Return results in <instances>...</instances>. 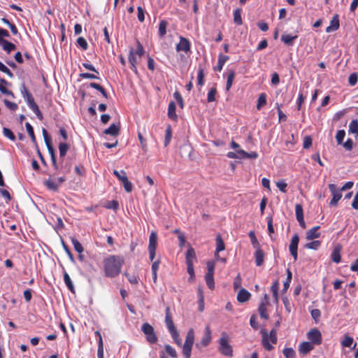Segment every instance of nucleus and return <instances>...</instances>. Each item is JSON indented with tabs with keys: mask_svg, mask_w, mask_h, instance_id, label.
<instances>
[{
	"mask_svg": "<svg viewBox=\"0 0 358 358\" xmlns=\"http://www.w3.org/2000/svg\"><path fill=\"white\" fill-rule=\"evenodd\" d=\"M190 47H191V45H190L189 41L185 37L180 36V41L176 45V48L177 52H187L190 51Z\"/></svg>",
	"mask_w": 358,
	"mask_h": 358,
	"instance_id": "nucleus-13",
	"label": "nucleus"
},
{
	"mask_svg": "<svg viewBox=\"0 0 358 358\" xmlns=\"http://www.w3.org/2000/svg\"><path fill=\"white\" fill-rule=\"evenodd\" d=\"M205 280H206V285L209 289H214L215 282H214L213 275L206 274L205 275Z\"/></svg>",
	"mask_w": 358,
	"mask_h": 358,
	"instance_id": "nucleus-40",
	"label": "nucleus"
},
{
	"mask_svg": "<svg viewBox=\"0 0 358 358\" xmlns=\"http://www.w3.org/2000/svg\"><path fill=\"white\" fill-rule=\"evenodd\" d=\"M64 280L66 285L69 288V289L71 292H74V287H73V282L71 280L70 276L69 275V274L67 273H64Z\"/></svg>",
	"mask_w": 358,
	"mask_h": 358,
	"instance_id": "nucleus-41",
	"label": "nucleus"
},
{
	"mask_svg": "<svg viewBox=\"0 0 358 358\" xmlns=\"http://www.w3.org/2000/svg\"><path fill=\"white\" fill-rule=\"evenodd\" d=\"M105 207L108 209L117 210L119 208V203L117 201L113 200L108 202V203L106 205Z\"/></svg>",
	"mask_w": 358,
	"mask_h": 358,
	"instance_id": "nucleus-64",
	"label": "nucleus"
},
{
	"mask_svg": "<svg viewBox=\"0 0 358 358\" xmlns=\"http://www.w3.org/2000/svg\"><path fill=\"white\" fill-rule=\"evenodd\" d=\"M276 186L278 187V188L282 192H287V183L283 181V180H280V181H278L276 182Z\"/></svg>",
	"mask_w": 358,
	"mask_h": 358,
	"instance_id": "nucleus-63",
	"label": "nucleus"
},
{
	"mask_svg": "<svg viewBox=\"0 0 358 358\" xmlns=\"http://www.w3.org/2000/svg\"><path fill=\"white\" fill-rule=\"evenodd\" d=\"M167 22L162 20L159 24V35L160 37H163L166 33Z\"/></svg>",
	"mask_w": 358,
	"mask_h": 358,
	"instance_id": "nucleus-39",
	"label": "nucleus"
},
{
	"mask_svg": "<svg viewBox=\"0 0 358 358\" xmlns=\"http://www.w3.org/2000/svg\"><path fill=\"white\" fill-rule=\"evenodd\" d=\"M278 289H279V283L278 280L273 282V285L271 287V290L273 293V296L275 298L276 302L278 301Z\"/></svg>",
	"mask_w": 358,
	"mask_h": 358,
	"instance_id": "nucleus-38",
	"label": "nucleus"
},
{
	"mask_svg": "<svg viewBox=\"0 0 358 358\" xmlns=\"http://www.w3.org/2000/svg\"><path fill=\"white\" fill-rule=\"evenodd\" d=\"M172 137V129L170 125L166 127V134H165V139H164V146L166 147L169 145Z\"/></svg>",
	"mask_w": 358,
	"mask_h": 358,
	"instance_id": "nucleus-36",
	"label": "nucleus"
},
{
	"mask_svg": "<svg viewBox=\"0 0 358 358\" xmlns=\"http://www.w3.org/2000/svg\"><path fill=\"white\" fill-rule=\"evenodd\" d=\"M312 145V138L309 136H306L303 138V147L304 149L309 148Z\"/></svg>",
	"mask_w": 358,
	"mask_h": 358,
	"instance_id": "nucleus-62",
	"label": "nucleus"
},
{
	"mask_svg": "<svg viewBox=\"0 0 358 358\" xmlns=\"http://www.w3.org/2000/svg\"><path fill=\"white\" fill-rule=\"evenodd\" d=\"M262 343L263 347L268 351L273 349V346L270 343L275 344L277 343V332L275 329H272L268 334L267 331L262 330Z\"/></svg>",
	"mask_w": 358,
	"mask_h": 358,
	"instance_id": "nucleus-3",
	"label": "nucleus"
},
{
	"mask_svg": "<svg viewBox=\"0 0 358 358\" xmlns=\"http://www.w3.org/2000/svg\"><path fill=\"white\" fill-rule=\"evenodd\" d=\"M25 127L27 129V131L31 139V141L36 144V136L34 135V129H33L32 126L29 122H27L25 124Z\"/></svg>",
	"mask_w": 358,
	"mask_h": 358,
	"instance_id": "nucleus-42",
	"label": "nucleus"
},
{
	"mask_svg": "<svg viewBox=\"0 0 358 358\" xmlns=\"http://www.w3.org/2000/svg\"><path fill=\"white\" fill-rule=\"evenodd\" d=\"M255 252V263L257 266H260L263 264L264 261V252L260 247L256 248Z\"/></svg>",
	"mask_w": 358,
	"mask_h": 358,
	"instance_id": "nucleus-17",
	"label": "nucleus"
},
{
	"mask_svg": "<svg viewBox=\"0 0 358 358\" xmlns=\"http://www.w3.org/2000/svg\"><path fill=\"white\" fill-rule=\"evenodd\" d=\"M103 133L106 135L117 136L120 133V126L115 124H112L108 128L104 130Z\"/></svg>",
	"mask_w": 358,
	"mask_h": 358,
	"instance_id": "nucleus-20",
	"label": "nucleus"
},
{
	"mask_svg": "<svg viewBox=\"0 0 358 358\" xmlns=\"http://www.w3.org/2000/svg\"><path fill=\"white\" fill-rule=\"evenodd\" d=\"M157 245V233L155 231H152L150 233V235L149 237V245H148L149 258H150V260L152 262L155 258Z\"/></svg>",
	"mask_w": 358,
	"mask_h": 358,
	"instance_id": "nucleus-7",
	"label": "nucleus"
},
{
	"mask_svg": "<svg viewBox=\"0 0 358 358\" xmlns=\"http://www.w3.org/2000/svg\"><path fill=\"white\" fill-rule=\"evenodd\" d=\"M354 342L353 338L345 334L341 341V345L344 348H350Z\"/></svg>",
	"mask_w": 358,
	"mask_h": 358,
	"instance_id": "nucleus-35",
	"label": "nucleus"
},
{
	"mask_svg": "<svg viewBox=\"0 0 358 358\" xmlns=\"http://www.w3.org/2000/svg\"><path fill=\"white\" fill-rule=\"evenodd\" d=\"M165 323L169 333L177 331L171 315L169 307H166V308Z\"/></svg>",
	"mask_w": 358,
	"mask_h": 358,
	"instance_id": "nucleus-14",
	"label": "nucleus"
},
{
	"mask_svg": "<svg viewBox=\"0 0 358 358\" xmlns=\"http://www.w3.org/2000/svg\"><path fill=\"white\" fill-rule=\"evenodd\" d=\"M346 150L350 151L353 148L354 143L351 138H348L344 143H342Z\"/></svg>",
	"mask_w": 358,
	"mask_h": 358,
	"instance_id": "nucleus-60",
	"label": "nucleus"
},
{
	"mask_svg": "<svg viewBox=\"0 0 358 358\" xmlns=\"http://www.w3.org/2000/svg\"><path fill=\"white\" fill-rule=\"evenodd\" d=\"M295 213H296V217L297 220L303 218V208H302L301 205L296 204Z\"/></svg>",
	"mask_w": 358,
	"mask_h": 358,
	"instance_id": "nucleus-53",
	"label": "nucleus"
},
{
	"mask_svg": "<svg viewBox=\"0 0 358 358\" xmlns=\"http://www.w3.org/2000/svg\"><path fill=\"white\" fill-rule=\"evenodd\" d=\"M196 259L195 251L193 248L189 247L186 253V264H194V261Z\"/></svg>",
	"mask_w": 358,
	"mask_h": 358,
	"instance_id": "nucleus-27",
	"label": "nucleus"
},
{
	"mask_svg": "<svg viewBox=\"0 0 358 358\" xmlns=\"http://www.w3.org/2000/svg\"><path fill=\"white\" fill-rule=\"evenodd\" d=\"M357 80H358V76L357 75L356 73H352L350 75V76L348 78V82H349L350 85H351V86L355 85L357 83Z\"/></svg>",
	"mask_w": 358,
	"mask_h": 358,
	"instance_id": "nucleus-59",
	"label": "nucleus"
},
{
	"mask_svg": "<svg viewBox=\"0 0 358 358\" xmlns=\"http://www.w3.org/2000/svg\"><path fill=\"white\" fill-rule=\"evenodd\" d=\"M3 134L4 136L9 138L10 141H13L15 140V136L14 135V134L10 129L3 127Z\"/></svg>",
	"mask_w": 358,
	"mask_h": 358,
	"instance_id": "nucleus-51",
	"label": "nucleus"
},
{
	"mask_svg": "<svg viewBox=\"0 0 358 358\" xmlns=\"http://www.w3.org/2000/svg\"><path fill=\"white\" fill-rule=\"evenodd\" d=\"M173 97L175 98V99L178 102V103L180 106V107L181 108H183V107H184V101H183V99H182V96L180 95V94L178 91H176V92H175L173 93Z\"/></svg>",
	"mask_w": 358,
	"mask_h": 358,
	"instance_id": "nucleus-58",
	"label": "nucleus"
},
{
	"mask_svg": "<svg viewBox=\"0 0 358 358\" xmlns=\"http://www.w3.org/2000/svg\"><path fill=\"white\" fill-rule=\"evenodd\" d=\"M329 189L332 194V199L329 203L330 206H336L338 201L342 197V193L341 189H338L335 184H329Z\"/></svg>",
	"mask_w": 358,
	"mask_h": 358,
	"instance_id": "nucleus-8",
	"label": "nucleus"
},
{
	"mask_svg": "<svg viewBox=\"0 0 358 358\" xmlns=\"http://www.w3.org/2000/svg\"><path fill=\"white\" fill-rule=\"evenodd\" d=\"M310 314H311V316H312L313 319L315 322H317L318 320L320 319V316H321V312H320V310L319 309H313L310 311Z\"/></svg>",
	"mask_w": 358,
	"mask_h": 358,
	"instance_id": "nucleus-61",
	"label": "nucleus"
},
{
	"mask_svg": "<svg viewBox=\"0 0 358 358\" xmlns=\"http://www.w3.org/2000/svg\"><path fill=\"white\" fill-rule=\"evenodd\" d=\"M340 23H339V16L338 14L334 15L333 18L330 22V25L326 28V32L331 33L334 31H336L339 29Z\"/></svg>",
	"mask_w": 358,
	"mask_h": 358,
	"instance_id": "nucleus-16",
	"label": "nucleus"
},
{
	"mask_svg": "<svg viewBox=\"0 0 358 358\" xmlns=\"http://www.w3.org/2000/svg\"><path fill=\"white\" fill-rule=\"evenodd\" d=\"M144 53V48L141 43L137 41H136V49L134 50V54L136 55L138 58H141Z\"/></svg>",
	"mask_w": 358,
	"mask_h": 358,
	"instance_id": "nucleus-52",
	"label": "nucleus"
},
{
	"mask_svg": "<svg viewBox=\"0 0 358 358\" xmlns=\"http://www.w3.org/2000/svg\"><path fill=\"white\" fill-rule=\"evenodd\" d=\"M248 235H249V237H250V241H251V243L253 245V247L255 248L260 247V244H259V243L258 242V241H257V239L256 238L255 231H250L249 232Z\"/></svg>",
	"mask_w": 358,
	"mask_h": 358,
	"instance_id": "nucleus-48",
	"label": "nucleus"
},
{
	"mask_svg": "<svg viewBox=\"0 0 358 358\" xmlns=\"http://www.w3.org/2000/svg\"><path fill=\"white\" fill-rule=\"evenodd\" d=\"M159 263H160L159 261L157 260V261H155L152 264V279L155 282L157 280V271L159 269Z\"/></svg>",
	"mask_w": 358,
	"mask_h": 358,
	"instance_id": "nucleus-44",
	"label": "nucleus"
},
{
	"mask_svg": "<svg viewBox=\"0 0 358 358\" xmlns=\"http://www.w3.org/2000/svg\"><path fill=\"white\" fill-rule=\"evenodd\" d=\"M320 244L321 243L320 241H313L312 242L306 243L305 245V248L308 249L317 250L320 247Z\"/></svg>",
	"mask_w": 358,
	"mask_h": 358,
	"instance_id": "nucleus-55",
	"label": "nucleus"
},
{
	"mask_svg": "<svg viewBox=\"0 0 358 358\" xmlns=\"http://www.w3.org/2000/svg\"><path fill=\"white\" fill-rule=\"evenodd\" d=\"M348 133L358 136V120H353L350 123Z\"/></svg>",
	"mask_w": 358,
	"mask_h": 358,
	"instance_id": "nucleus-30",
	"label": "nucleus"
},
{
	"mask_svg": "<svg viewBox=\"0 0 358 358\" xmlns=\"http://www.w3.org/2000/svg\"><path fill=\"white\" fill-rule=\"evenodd\" d=\"M234 22L238 25L242 24L241 9L237 8L234 11Z\"/></svg>",
	"mask_w": 358,
	"mask_h": 358,
	"instance_id": "nucleus-37",
	"label": "nucleus"
},
{
	"mask_svg": "<svg viewBox=\"0 0 358 358\" xmlns=\"http://www.w3.org/2000/svg\"><path fill=\"white\" fill-rule=\"evenodd\" d=\"M20 92L23 98L25 99L29 108L34 113V114L40 120H42L43 118V114L39 110L38 105L36 103L32 94L28 91L24 83H22L21 85Z\"/></svg>",
	"mask_w": 358,
	"mask_h": 358,
	"instance_id": "nucleus-2",
	"label": "nucleus"
},
{
	"mask_svg": "<svg viewBox=\"0 0 358 358\" xmlns=\"http://www.w3.org/2000/svg\"><path fill=\"white\" fill-rule=\"evenodd\" d=\"M167 115L168 117L173 120H176L178 119V115L176 113V104L173 101H171L169 103Z\"/></svg>",
	"mask_w": 358,
	"mask_h": 358,
	"instance_id": "nucleus-26",
	"label": "nucleus"
},
{
	"mask_svg": "<svg viewBox=\"0 0 358 358\" xmlns=\"http://www.w3.org/2000/svg\"><path fill=\"white\" fill-rule=\"evenodd\" d=\"M141 331L145 336L146 341L150 343L153 344L157 343V336L155 334V329L152 325L149 323H144L141 327Z\"/></svg>",
	"mask_w": 358,
	"mask_h": 358,
	"instance_id": "nucleus-6",
	"label": "nucleus"
},
{
	"mask_svg": "<svg viewBox=\"0 0 358 358\" xmlns=\"http://www.w3.org/2000/svg\"><path fill=\"white\" fill-rule=\"evenodd\" d=\"M345 136V131L344 129L338 130L336 135V140L338 145L343 143V139Z\"/></svg>",
	"mask_w": 358,
	"mask_h": 358,
	"instance_id": "nucleus-47",
	"label": "nucleus"
},
{
	"mask_svg": "<svg viewBox=\"0 0 358 358\" xmlns=\"http://www.w3.org/2000/svg\"><path fill=\"white\" fill-rule=\"evenodd\" d=\"M3 102L6 106L12 111H15L18 108V106L14 102L10 101L7 99H4Z\"/></svg>",
	"mask_w": 358,
	"mask_h": 358,
	"instance_id": "nucleus-57",
	"label": "nucleus"
},
{
	"mask_svg": "<svg viewBox=\"0 0 358 358\" xmlns=\"http://www.w3.org/2000/svg\"><path fill=\"white\" fill-rule=\"evenodd\" d=\"M211 341V331L209 326H206L205 328L204 335L201 340L200 343H196V346L199 348L202 347H206L209 345Z\"/></svg>",
	"mask_w": 358,
	"mask_h": 358,
	"instance_id": "nucleus-12",
	"label": "nucleus"
},
{
	"mask_svg": "<svg viewBox=\"0 0 358 358\" xmlns=\"http://www.w3.org/2000/svg\"><path fill=\"white\" fill-rule=\"evenodd\" d=\"M307 338L313 344L320 345L322 343V334L317 328L311 329L307 333Z\"/></svg>",
	"mask_w": 358,
	"mask_h": 358,
	"instance_id": "nucleus-9",
	"label": "nucleus"
},
{
	"mask_svg": "<svg viewBox=\"0 0 358 358\" xmlns=\"http://www.w3.org/2000/svg\"><path fill=\"white\" fill-rule=\"evenodd\" d=\"M314 348L313 344L310 342H302L299 346L300 353L306 355Z\"/></svg>",
	"mask_w": 358,
	"mask_h": 358,
	"instance_id": "nucleus-18",
	"label": "nucleus"
},
{
	"mask_svg": "<svg viewBox=\"0 0 358 358\" xmlns=\"http://www.w3.org/2000/svg\"><path fill=\"white\" fill-rule=\"evenodd\" d=\"M236 76V73L234 70H229V73L227 75V84H226V90L229 91L233 85V82Z\"/></svg>",
	"mask_w": 358,
	"mask_h": 358,
	"instance_id": "nucleus-29",
	"label": "nucleus"
},
{
	"mask_svg": "<svg viewBox=\"0 0 358 358\" xmlns=\"http://www.w3.org/2000/svg\"><path fill=\"white\" fill-rule=\"evenodd\" d=\"M266 104V94L265 93H262L259 94L258 99H257V109L260 110Z\"/></svg>",
	"mask_w": 358,
	"mask_h": 358,
	"instance_id": "nucleus-34",
	"label": "nucleus"
},
{
	"mask_svg": "<svg viewBox=\"0 0 358 358\" xmlns=\"http://www.w3.org/2000/svg\"><path fill=\"white\" fill-rule=\"evenodd\" d=\"M77 44L80 46L83 50H86L88 48V44L87 41L83 37H79L77 39Z\"/></svg>",
	"mask_w": 358,
	"mask_h": 358,
	"instance_id": "nucleus-56",
	"label": "nucleus"
},
{
	"mask_svg": "<svg viewBox=\"0 0 358 358\" xmlns=\"http://www.w3.org/2000/svg\"><path fill=\"white\" fill-rule=\"evenodd\" d=\"M229 59V56L220 54L218 56L217 64L215 67V71L220 72L222 71L224 64Z\"/></svg>",
	"mask_w": 358,
	"mask_h": 358,
	"instance_id": "nucleus-22",
	"label": "nucleus"
},
{
	"mask_svg": "<svg viewBox=\"0 0 358 358\" xmlns=\"http://www.w3.org/2000/svg\"><path fill=\"white\" fill-rule=\"evenodd\" d=\"M69 147L68 145V144H66V143H60L59 145V157L62 158V157H64L68 150H69Z\"/></svg>",
	"mask_w": 358,
	"mask_h": 358,
	"instance_id": "nucleus-46",
	"label": "nucleus"
},
{
	"mask_svg": "<svg viewBox=\"0 0 358 358\" xmlns=\"http://www.w3.org/2000/svg\"><path fill=\"white\" fill-rule=\"evenodd\" d=\"M219 344V350L223 355L229 357L233 356V349L228 342V335L227 333L222 332Z\"/></svg>",
	"mask_w": 358,
	"mask_h": 358,
	"instance_id": "nucleus-5",
	"label": "nucleus"
},
{
	"mask_svg": "<svg viewBox=\"0 0 358 358\" xmlns=\"http://www.w3.org/2000/svg\"><path fill=\"white\" fill-rule=\"evenodd\" d=\"M165 350L166 353L172 358H177L178 357V353L176 350L170 345L166 344L164 346Z\"/></svg>",
	"mask_w": 358,
	"mask_h": 358,
	"instance_id": "nucleus-45",
	"label": "nucleus"
},
{
	"mask_svg": "<svg viewBox=\"0 0 358 358\" xmlns=\"http://www.w3.org/2000/svg\"><path fill=\"white\" fill-rule=\"evenodd\" d=\"M1 42L0 45L2 46L3 49L7 52H10L11 51L15 49V45L6 41V40H0Z\"/></svg>",
	"mask_w": 358,
	"mask_h": 358,
	"instance_id": "nucleus-28",
	"label": "nucleus"
},
{
	"mask_svg": "<svg viewBox=\"0 0 358 358\" xmlns=\"http://www.w3.org/2000/svg\"><path fill=\"white\" fill-rule=\"evenodd\" d=\"M171 338H173L175 343L181 347L182 346V341L181 338H180V335L178 332V331H175L173 332L170 333Z\"/></svg>",
	"mask_w": 358,
	"mask_h": 358,
	"instance_id": "nucleus-49",
	"label": "nucleus"
},
{
	"mask_svg": "<svg viewBox=\"0 0 358 358\" xmlns=\"http://www.w3.org/2000/svg\"><path fill=\"white\" fill-rule=\"evenodd\" d=\"M320 228L319 226L314 227L309 229L306 232V239L307 240H313L314 238H319L320 236V234L317 232L318 229Z\"/></svg>",
	"mask_w": 358,
	"mask_h": 358,
	"instance_id": "nucleus-25",
	"label": "nucleus"
},
{
	"mask_svg": "<svg viewBox=\"0 0 358 358\" xmlns=\"http://www.w3.org/2000/svg\"><path fill=\"white\" fill-rule=\"evenodd\" d=\"M204 69L199 65L197 73V84L199 86H203L204 84Z\"/></svg>",
	"mask_w": 358,
	"mask_h": 358,
	"instance_id": "nucleus-32",
	"label": "nucleus"
},
{
	"mask_svg": "<svg viewBox=\"0 0 358 358\" xmlns=\"http://www.w3.org/2000/svg\"><path fill=\"white\" fill-rule=\"evenodd\" d=\"M341 248L340 245H338L334 248V249L331 253V260L334 262L337 263V264L341 262Z\"/></svg>",
	"mask_w": 358,
	"mask_h": 358,
	"instance_id": "nucleus-24",
	"label": "nucleus"
},
{
	"mask_svg": "<svg viewBox=\"0 0 358 358\" xmlns=\"http://www.w3.org/2000/svg\"><path fill=\"white\" fill-rule=\"evenodd\" d=\"M216 93H217L216 87H213L210 89V90L208 92V97H207L208 102H213L215 100Z\"/></svg>",
	"mask_w": 358,
	"mask_h": 358,
	"instance_id": "nucleus-50",
	"label": "nucleus"
},
{
	"mask_svg": "<svg viewBox=\"0 0 358 358\" xmlns=\"http://www.w3.org/2000/svg\"><path fill=\"white\" fill-rule=\"evenodd\" d=\"M138 57L134 54V50L131 48L129 53V62L131 64V69L136 73H138L136 64L138 63Z\"/></svg>",
	"mask_w": 358,
	"mask_h": 358,
	"instance_id": "nucleus-15",
	"label": "nucleus"
},
{
	"mask_svg": "<svg viewBox=\"0 0 358 358\" xmlns=\"http://www.w3.org/2000/svg\"><path fill=\"white\" fill-rule=\"evenodd\" d=\"M269 303L268 296L267 294H265L264 299H262L258 311L261 316V317L267 320L268 318V314L267 313L266 306Z\"/></svg>",
	"mask_w": 358,
	"mask_h": 358,
	"instance_id": "nucleus-11",
	"label": "nucleus"
},
{
	"mask_svg": "<svg viewBox=\"0 0 358 358\" xmlns=\"http://www.w3.org/2000/svg\"><path fill=\"white\" fill-rule=\"evenodd\" d=\"M283 355L286 358H295V352L292 348H285L283 350Z\"/></svg>",
	"mask_w": 358,
	"mask_h": 358,
	"instance_id": "nucleus-54",
	"label": "nucleus"
},
{
	"mask_svg": "<svg viewBox=\"0 0 358 358\" xmlns=\"http://www.w3.org/2000/svg\"><path fill=\"white\" fill-rule=\"evenodd\" d=\"M103 263L106 276L114 278L120 274L124 259L120 256L110 255L103 259Z\"/></svg>",
	"mask_w": 358,
	"mask_h": 358,
	"instance_id": "nucleus-1",
	"label": "nucleus"
},
{
	"mask_svg": "<svg viewBox=\"0 0 358 358\" xmlns=\"http://www.w3.org/2000/svg\"><path fill=\"white\" fill-rule=\"evenodd\" d=\"M95 334L99 337L97 357L103 358V343L102 336L99 331H95Z\"/></svg>",
	"mask_w": 358,
	"mask_h": 358,
	"instance_id": "nucleus-21",
	"label": "nucleus"
},
{
	"mask_svg": "<svg viewBox=\"0 0 358 358\" xmlns=\"http://www.w3.org/2000/svg\"><path fill=\"white\" fill-rule=\"evenodd\" d=\"M225 249L224 241L220 234L216 236V251L215 254L223 251Z\"/></svg>",
	"mask_w": 358,
	"mask_h": 358,
	"instance_id": "nucleus-31",
	"label": "nucleus"
},
{
	"mask_svg": "<svg viewBox=\"0 0 358 358\" xmlns=\"http://www.w3.org/2000/svg\"><path fill=\"white\" fill-rule=\"evenodd\" d=\"M299 242V236L295 234L291 239L289 250L290 252L291 255L293 257L294 259L296 261L298 259V245Z\"/></svg>",
	"mask_w": 358,
	"mask_h": 358,
	"instance_id": "nucleus-10",
	"label": "nucleus"
},
{
	"mask_svg": "<svg viewBox=\"0 0 358 358\" xmlns=\"http://www.w3.org/2000/svg\"><path fill=\"white\" fill-rule=\"evenodd\" d=\"M71 243L73 245L75 250L79 254L82 253L84 250L81 243L75 238H71Z\"/></svg>",
	"mask_w": 358,
	"mask_h": 358,
	"instance_id": "nucleus-43",
	"label": "nucleus"
},
{
	"mask_svg": "<svg viewBox=\"0 0 358 358\" xmlns=\"http://www.w3.org/2000/svg\"><path fill=\"white\" fill-rule=\"evenodd\" d=\"M194 342V331L193 329H189L187 333L185 341L182 347V355L185 358H190L192 349Z\"/></svg>",
	"mask_w": 358,
	"mask_h": 358,
	"instance_id": "nucleus-4",
	"label": "nucleus"
},
{
	"mask_svg": "<svg viewBox=\"0 0 358 358\" xmlns=\"http://www.w3.org/2000/svg\"><path fill=\"white\" fill-rule=\"evenodd\" d=\"M298 36H292L289 34H283L281 36V41L287 45L292 46L294 44V41L297 38Z\"/></svg>",
	"mask_w": 358,
	"mask_h": 358,
	"instance_id": "nucleus-23",
	"label": "nucleus"
},
{
	"mask_svg": "<svg viewBox=\"0 0 358 358\" xmlns=\"http://www.w3.org/2000/svg\"><path fill=\"white\" fill-rule=\"evenodd\" d=\"M45 185L50 190H52L54 192H57L59 188V184L57 183L56 181L48 179L45 181Z\"/></svg>",
	"mask_w": 358,
	"mask_h": 358,
	"instance_id": "nucleus-33",
	"label": "nucleus"
},
{
	"mask_svg": "<svg viewBox=\"0 0 358 358\" xmlns=\"http://www.w3.org/2000/svg\"><path fill=\"white\" fill-rule=\"evenodd\" d=\"M250 293L245 289H241L237 295V300L241 303L248 301L250 298Z\"/></svg>",
	"mask_w": 358,
	"mask_h": 358,
	"instance_id": "nucleus-19",
	"label": "nucleus"
}]
</instances>
